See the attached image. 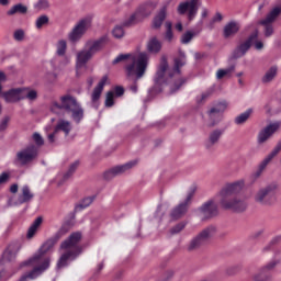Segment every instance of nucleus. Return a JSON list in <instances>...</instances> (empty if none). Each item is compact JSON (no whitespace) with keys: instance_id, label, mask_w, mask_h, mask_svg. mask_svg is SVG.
<instances>
[{"instance_id":"nucleus-22","label":"nucleus","mask_w":281,"mask_h":281,"mask_svg":"<svg viewBox=\"0 0 281 281\" xmlns=\"http://www.w3.org/2000/svg\"><path fill=\"white\" fill-rule=\"evenodd\" d=\"M78 258L77 252H72L71 250H66L61 254L59 260L57 261V269H63L69 265V260H76Z\"/></svg>"},{"instance_id":"nucleus-34","label":"nucleus","mask_w":281,"mask_h":281,"mask_svg":"<svg viewBox=\"0 0 281 281\" xmlns=\"http://www.w3.org/2000/svg\"><path fill=\"white\" fill-rule=\"evenodd\" d=\"M41 225H43V217H37L29 228L27 238H34V234H36Z\"/></svg>"},{"instance_id":"nucleus-40","label":"nucleus","mask_w":281,"mask_h":281,"mask_svg":"<svg viewBox=\"0 0 281 281\" xmlns=\"http://www.w3.org/2000/svg\"><path fill=\"white\" fill-rule=\"evenodd\" d=\"M78 166H80L79 161H75L70 165L68 171L64 175V179H69L71 177V175H74L76 172V170H78Z\"/></svg>"},{"instance_id":"nucleus-24","label":"nucleus","mask_w":281,"mask_h":281,"mask_svg":"<svg viewBox=\"0 0 281 281\" xmlns=\"http://www.w3.org/2000/svg\"><path fill=\"white\" fill-rule=\"evenodd\" d=\"M21 194L18 198V203L20 205H23V203H30L32 199H34V193H32V190H30V187L24 186L22 187Z\"/></svg>"},{"instance_id":"nucleus-30","label":"nucleus","mask_w":281,"mask_h":281,"mask_svg":"<svg viewBox=\"0 0 281 281\" xmlns=\"http://www.w3.org/2000/svg\"><path fill=\"white\" fill-rule=\"evenodd\" d=\"M61 106H79L78 99L71 94L60 97Z\"/></svg>"},{"instance_id":"nucleus-55","label":"nucleus","mask_w":281,"mask_h":281,"mask_svg":"<svg viewBox=\"0 0 281 281\" xmlns=\"http://www.w3.org/2000/svg\"><path fill=\"white\" fill-rule=\"evenodd\" d=\"M69 106H55V108H52V111H53V113H63L64 112V110L65 111H69Z\"/></svg>"},{"instance_id":"nucleus-59","label":"nucleus","mask_w":281,"mask_h":281,"mask_svg":"<svg viewBox=\"0 0 281 281\" xmlns=\"http://www.w3.org/2000/svg\"><path fill=\"white\" fill-rule=\"evenodd\" d=\"M213 21H223V14L216 13Z\"/></svg>"},{"instance_id":"nucleus-27","label":"nucleus","mask_w":281,"mask_h":281,"mask_svg":"<svg viewBox=\"0 0 281 281\" xmlns=\"http://www.w3.org/2000/svg\"><path fill=\"white\" fill-rule=\"evenodd\" d=\"M164 21H166V7H164L158 14L154 18L153 27L155 30H159L161 25H164Z\"/></svg>"},{"instance_id":"nucleus-4","label":"nucleus","mask_w":281,"mask_h":281,"mask_svg":"<svg viewBox=\"0 0 281 281\" xmlns=\"http://www.w3.org/2000/svg\"><path fill=\"white\" fill-rule=\"evenodd\" d=\"M106 43V37H101L94 42H90L86 45V48L80 50L77 54V61H76V74L77 76H81V69H87V63L93 58V55L98 54L100 49L104 47Z\"/></svg>"},{"instance_id":"nucleus-15","label":"nucleus","mask_w":281,"mask_h":281,"mask_svg":"<svg viewBox=\"0 0 281 281\" xmlns=\"http://www.w3.org/2000/svg\"><path fill=\"white\" fill-rule=\"evenodd\" d=\"M280 131V122L270 123L263 130H261L258 134V144H265L268 139H271V136L274 133Z\"/></svg>"},{"instance_id":"nucleus-62","label":"nucleus","mask_w":281,"mask_h":281,"mask_svg":"<svg viewBox=\"0 0 281 281\" xmlns=\"http://www.w3.org/2000/svg\"><path fill=\"white\" fill-rule=\"evenodd\" d=\"M69 63H70V59H69V57H64V61H63V66H65V65H69Z\"/></svg>"},{"instance_id":"nucleus-17","label":"nucleus","mask_w":281,"mask_h":281,"mask_svg":"<svg viewBox=\"0 0 281 281\" xmlns=\"http://www.w3.org/2000/svg\"><path fill=\"white\" fill-rule=\"evenodd\" d=\"M202 218H212L218 214V205L213 200H209L199 209Z\"/></svg>"},{"instance_id":"nucleus-3","label":"nucleus","mask_w":281,"mask_h":281,"mask_svg":"<svg viewBox=\"0 0 281 281\" xmlns=\"http://www.w3.org/2000/svg\"><path fill=\"white\" fill-rule=\"evenodd\" d=\"M131 58V63L125 66V74L128 78H134L135 81L144 78L146 74V69H148V54L140 53L137 56H132L131 54H121L113 60V65H117L123 60H128ZM134 82L130 89L133 93H137V83Z\"/></svg>"},{"instance_id":"nucleus-35","label":"nucleus","mask_w":281,"mask_h":281,"mask_svg":"<svg viewBox=\"0 0 281 281\" xmlns=\"http://www.w3.org/2000/svg\"><path fill=\"white\" fill-rule=\"evenodd\" d=\"M276 76H278V68L273 66L266 72V75L262 78V82H271V80H273Z\"/></svg>"},{"instance_id":"nucleus-36","label":"nucleus","mask_w":281,"mask_h":281,"mask_svg":"<svg viewBox=\"0 0 281 281\" xmlns=\"http://www.w3.org/2000/svg\"><path fill=\"white\" fill-rule=\"evenodd\" d=\"M234 69H236V66H231L226 69H218L216 72L217 80H223V78H225V76H229V74H232Z\"/></svg>"},{"instance_id":"nucleus-37","label":"nucleus","mask_w":281,"mask_h":281,"mask_svg":"<svg viewBox=\"0 0 281 281\" xmlns=\"http://www.w3.org/2000/svg\"><path fill=\"white\" fill-rule=\"evenodd\" d=\"M67 54V41L60 40L57 43V56H65Z\"/></svg>"},{"instance_id":"nucleus-11","label":"nucleus","mask_w":281,"mask_h":281,"mask_svg":"<svg viewBox=\"0 0 281 281\" xmlns=\"http://www.w3.org/2000/svg\"><path fill=\"white\" fill-rule=\"evenodd\" d=\"M258 40V31H255L245 42H241L233 52V58L238 59L243 58L249 49H251V45H254V41Z\"/></svg>"},{"instance_id":"nucleus-46","label":"nucleus","mask_w":281,"mask_h":281,"mask_svg":"<svg viewBox=\"0 0 281 281\" xmlns=\"http://www.w3.org/2000/svg\"><path fill=\"white\" fill-rule=\"evenodd\" d=\"M212 95V90H206L200 97L196 98L198 104H204L205 100Z\"/></svg>"},{"instance_id":"nucleus-44","label":"nucleus","mask_w":281,"mask_h":281,"mask_svg":"<svg viewBox=\"0 0 281 281\" xmlns=\"http://www.w3.org/2000/svg\"><path fill=\"white\" fill-rule=\"evenodd\" d=\"M183 229H186V222H181V223L177 224L176 226H173L170 229V234H172V235L180 234V232H183Z\"/></svg>"},{"instance_id":"nucleus-32","label":"nucleus","mask_w":281,"mask_h":281,"mask_svg":"<svg viewBox=\"0 0 281 281\" xmlns=\"http://www.w3.org/2000/svg\"><path fill=\"white\" fill-rule=\"evenodd\" d=\"M223 111H225V109L223 108H212L209 111V117L210 120L213 121V124H216V122H218L223 115Z\"/></svg>"},{"instance_id":"nucleus-50","label":"nucleus","mask_w":281,"mask_h":281,"mask_svg":"<svg viewBox=\"0 0 281 281\" xmlns=\"http://www.w3.org/2000/svg\"><path fill=\"white\" fill-rule=\"evenodd\" d=\"M93 203V198H86L83 199L82 203L78 205L81 210H85V207H89Z\"/></svg>"},{"instance_id":"nucleus-52","label":"nucleus","mask_w":281,"mask_h":281,"mask_svg":"<svg viewBox=\"0 0 281 281\" xmlns=\"http://www.w3.org/2000/svg\"><path fill=\"white\" fill-rule=\"evenodd\" d=\"M8 181H10V173L2 172L0 175V186H5V183H8Z\"/></svg>"},{"instance_id":"nucleus-8","label":"nucleus","mask_w":281,"mask_h":281,"mask_svg":"<svg viewBox=\"0 0 281 281\" xmlns=\"http://www.w3.org/2000/svg\"><path fill=\"white\" fill-rule=\"evenodd\" d=\"M82 240V234L77 232L72 233L66 240H64L60 245V249H66L67 251H71L72 254H77V256L82 254V247H80L79 243Z\"/></svg>"},{"instance_id":"nucleus-49","label":"nucleus","mask_w":281,"mask_h":281,"mask_svg":"<svg viewBox=\"0 0 281 281\" xmlns=\"http://www.w3.org/2000/svg\"><path fill=\"white\" fill-rule=\"evenodd\" d=\"M13 38L14 41H23V38H25V32L23 30H16L13 34Z\"/></svg>"},{"instance_id":"nucleus-38","label":"nucleus","mask_w":281,"mask_h":281,"mask_svg":"<svg viewBox=\"0 0 281 281\" xmlns=\"http://www.w3.org/2000/svg\"><path fill=\"white\" fill-rule=\"evenodd\" d=\"M82 117H85V111L81 110V108H76L72 110V120H75L77 124H80Z\"/></svg>"},{"instance_id":"nucleus-42","label":"nucleus","mask_w":281,"mask_h":281,"mask_svg":"<svg viewBox=\"0 0 281 281\" xmlns=\"http://www.w3.org/2000/svg\"><path fill=\"white\" fill-rule=\"evenodd\" d=\"M166 34H165V38L166 41H168L169 43L172 41V38L175 37L173 33H172V23L171 22H166Z\"/></svg>"},{"instance_id":"nucleus-23","label":"nucleus","mask_w":281,"mask_h":281,"mask_svg":"<svg viewBox=\"0 0 281 281\" xmlns=\"http://www.w3.org/2000/svg\"><path fill=\"white\" fill-rule=\"evenodd\" d=\"M72 128L74 126L71 125V122L60 119L55 126V133L61 132L67 137V135L71 133Z\"/></svg>"},{"instance_id":"nucleus-28","label":"nucleus","mask_w":281,"mask_h":281,"mask_svg":"<svg viewBox=\"0 0 281 281\" xmlns=\"http://www.w3.org/2000/svg\"><path fill=\"white\" fill-rule=\"evenodd\" d=\"M147 49L150 54H159L161 52V42L157 37H153L147 44Z\"/></svg>"},{"instance_id":"nucleus-58","label":"nucleus","mask_w":281,"mask_h":281,"mask_svg":"<svg viewBox=\"0 0 281 281\" xmlns=\"http://www.w3.org/2000/svg\"><path fill=\"white\" fill-rule=\"evenodd\" d=\"M56 133H58V132H56V130H55L54 133L48 135V142L50 144H54V142H55L54 137H56Z\"/></svg>"},{"instance_id":"nucleus-16","label":"nucleus","mask_w":281,"mask_h":281,"mask_svg":"<svg viewBox=\"0 0 281 281\" xmlns=\"http://www.w3.org/2000/svg\"><path fill=\"white\" fill-rule=\"evenodd\" d=\"M134 166H137V160H132L124 165L116 166V167L112 168L111 170L106 171L104 173V178L113 179V177H117V175H124V172H126V170H131V168H134Z\"/></svg>"},{"instance_id":"nucleus-2","label":"nucleus","mask_w":281,"mask_h":281,"mask_svg":"<svg viewBox=\"0 0 281 281\" xmlns=\"http://www.w3.org/2000/svg\"><path fill=\"white\" fill-rule=\"evenodd\" d=\"M245 188V181L239 180L227 184L220 191V203L224 210L232 212H245L247 210V201L240 196V192Z\"/></svg>"},{"instance_id":"nucleus-12","label":"nucleus","mask_w":281,"mask_h":281,"mask_svg":"<svg viewBox=\"0 0 281 281\" xmlns=\"http://www.w3.org/2000/svg\"><path fill=\"white\" fill-rule=\"evenodd\" d=\"M281 14V7L273 8L266 16L261 20V25L265 26V36L269 37L273 34V21Z\"/></svg>"},{"instance_id":"nucleus-26","label":"nucleus","mask_w":281,"mask_h":281,"mask_svg":"<svg viewBox=\"0 0 281 281\" xmlns=\"http://www.w3.org/2000/svg\"><path fill=\"white\" fill-rule=\"evenodd\" d=\"M38 98V92L32 88H22V100L34 102Z\"/></svg>"},{"instance_id":"nucleus-61","label":"nucleus","mask_w":281,"mask_h":281,"mask_svg":"<svg viewBox=\"0 0 281 281\" xmlns=\"http://www.w3.org/2000/svg\"><path fill=\"white\" fill-rule=\"evenodd\" d=\"M87 85H88L89 87H93V77H89V78L87 79Z\"/></svg>"},{"instance_id":"nucleus-53","label":"nucleus","mask_w":281,"mask_h":281,"mask_svg":"<svg viewBox=\"0 0 281 281\" xmlns=\"http://www.w3.org/2000/svg\"><path fill=\"white\" fill-rule=\"evenodd\" d=\"M8 124H10V116H4L0 122V131H5Z\"/></svg>"},{"instance_id":"nucleus-19","label":"nucleus","mask_w":281,"mask_h":281,"mask_svg":"<svg viewBox=\"0 0 281 281\" xmlns=\"http://www.w3.org/2000/svg\"><path fill=\"white\" fill-rule=\"evenodd\" d=\"M19 251H21V244L16 241L10 244L2 254V262H12L16 259V254H19Z\"/></svg>"},{"instance_id":"nucleus-13","label":"nucleus","mask_w":281,"mask_h":281,"mask_svg":"<svg viewBox=\"0 0 281 281\" xmlns=\"http://www.w3.org/2000/svg\"><path fill=\"white\" fill-rule=\"evenodd\" d=\"M1 100H4L7 104H16L23 100L22 88H11L7 91L0 92Z\"/></svg>"},{"instance_id":"nucleus-14","label":"nucleus","mask_w":281,"mask_h":281,"mask_svg":"<svg viewBox=\"0 0 281 281\" xmlns=\"http://www.w3.org/2000/svg\"><path fill=\"white\" fill-rule=\"evenodd\" d=\"M195 189H191V191L188 193L187 199L183 203H180L178 206H176L171 211V218L173 221H177L181 218L188 212V205H190V202L192 201V196H194Z\"/></svg>"},{"instance_id":"nucleus-31","label":"nucleus","mask_w":281,"mask_h":281,"mask_svg":"<svg viewBox=\"0 0 281 281\" xmlns=\"http://www.w3.org/2000/svg\"><path fill=\"white\" fill-rule=\"evenodd\" d=\"M8 16H14V14H27V7L21 3L13 5L7 11Z\"/></svg>"},{"instance_id":"nucleus-60","label":"nucleus","mask_w":281,"mask_h":281,"mask_svg":"<svg viewBox=\"0 0 281 281\" xmlns=\"http://www.w3.org/2000/svg\"><path fill=\"white\" fill-rule=\"evenodd\" d=\"M176 30H178V32H183V24H181V22L177 23Z\"/></svg>"},{"instance_id":"nucleus-51","label":"nucleus","mask_w":281,"mask_h":281,"mask_svg":"<svg viewBox=\"0 0 281 281\" xmlns=\"http://www.w3.org/2000/svg\"><path fill=\"white\" fill-rule=\"evenodd\" d=\"M112 91L115 98H122L124 95V87L122 86H116Z\"/></svg>"},{"instance_id":"nucleus-6","label":"nucleus","mask_w":281,"mask_h":281,"mask_svg":"<svg viewBox=\"0 0 281 281\" xmlns=\"http://www.w3.org/2000/svg\"><path fill=\"white\" fill-rule=\"evenodd\" d=\"M276 190H278V184H269L261 188L255 195L256 203L271 205L276 201Z\"/></svg>"},{"instance_id":"nucleus-47","label":"nucleus","mask_w":281,"mask_h":281,"mask_svg":"<svg viewBox=\"0 0 281 281\" xmlns=\"http://www.w3.org/2000/svg\"><path fill=\"white\" fill-rule=\"evenodd\" d=\"M35 10H47L49 8V1L47 0H38V2L34 5Z\"/></svg>"},{"instance_id":"nucleus-20","label":"nucleus","mask_w":281,"mask_h":281,"mask_svg":"<svg viewBox=\"0 0 281 281\" xmlns=\"http://www.w3.org/2000/svg\"><path fill=\"white\" fill-rule=\"evenodd\" d=\"M106 82H109V76L104 75L97 87L92 90L91 93V102L92 104H98L100 102V98H102V91H104V87H106Z\"/></svg>"},{"instance_id":"nucleus-57","label":"nucleus","mask_w":281,"mask_h":281,"mask_svg":"<svg viewBox=\"0 0 281 281\" xmlns=\"http://www.w3.org/2000/svg\"><path fill=\"white\" fill-rule=\"evenodd\" d=\"M262 47H265V44L262 42H259V41L255 42V49L260 50L262 49Z\"/></svg>"},{"instance_id":"nucleus-5","label":"nucleus","mask_w":281,"mask_h":281,"mask_svg":"<svg viewBox=\"0 0 281 281\" xmlns=\"http://www.w3.org/2000/svg\"><path fill=\"white\" fill-rule=\"evenodd\" d=\"M216 234V227L209 226L204 228L199 235L193 238L188 245V251H194L199 249V247H203V245H207L210 239Z\"/></svg>"},{"instance_id":"nucleus-21","label":"nucleus","mask_w":281,"mask_h":281,"mask_svg":"<svg viewBox=\"0 0 281 281\" xmlns=\"http://www.w3.org/2000/svg\"><path fill=\"white\" fill-rule=\"evenodd\" d=\"M240 31V24L236 21L228 22L223 30L224 38H232V36H236Z\"/></svg>"},{"instance_id":"nucleus-10","label":"nucleus","mask_w":281,"mask_h":281,"mask_svg":"<svg viewBox=\"0 0 281 281\" xmlns=\"http://www.w3.org/2000/svg\"><path fill=\"white\" fill-rule=\"evenodd\" d=\"M177 12L180 15L188 14L189 21H193L199 12V0L181 2L177 8Z\"/></svg>"},{"instance_id":"nucleus-9","label":"nucleus","mask_w":281,"mask_h":281,"mask_svg":"<svg viewBox=\"0 0 281 281\" xmlns=\"http://www.w3.org/2000/svg\"><path fill=\"white\" fill-rule=\"evenodd\" d=\"M91 25V20L89 19H82L80 20L72 31L69 33L68 38L71 43H78L82 36L87 33V30H89V26Z\"/></svg>"},{"instance_id":"nucleus-54","label":"nucleus","mask_w":281,"mask_h":281,"mask_svg":"<svg viewBox=\"0 0 281 281\" xmlns=\"http://www.w3.org/2000/svg\"><path fill=\"white\" fill-rule=\"evenodd\" d=\"M8 81V76H5V72L0 70V92L3 91V82Z\"/></svg>"},{"instance_id":"nucleus-33","label":"nucleus","mask_w":281,"mask_h":281,"mask_svg":"<svg viewBox=\"0 0 281 281\" xmlns=\"http://www.w3.org/2000/svg\"><path fill=\"white\" fill-rule=\"evenodd\" d=\"M252 114H254V109L249 108L244 113L235 117V124L237 125L245 124V122H247V120H249V117H251Z\"/></svg>"},{"instance_id":"nucleus-39","label":"nucleus","mask_w":281,"mask_h":281,"mask_svg":"<svg viewBox=\"0 0 281 281\" xmlns=\"http://www.w3.org/2000/svg\"><path fill=\"white\" fill-rule=\"evenodd\" d=\"M115 93L113 91H108L105 94V106H113L115 104Z\"/></svg>"},{"instance_id":"nucleus-48","label":"nucleus","mask_w":281,"mask_h":281,"mask_svg":"<svg viewBox=\"0 0 281 281\" xmlns=\"http://www.w3.org/2000/svg\"><path fill=\"white\" fill-rule=\"evenodd\" d=\"M33 142L36 144V146H43V144H45L43 136H41L38 133L33 134Z\"/></svg>"},{"instance_id":"nucleus-63","label":"nucleus","mask_w":281,"mask_h":281,"mask_svg":"<svg viewBox=\"0 0 281 281\" xmlns=\"http://www.w3.org/2000/svg\"><path fill=\"white\" fill-rule=\"evenodd\" d=\"M227 101L223 100V101H220L218 103V106H227Z\"/></svg>"},{"instance_id":"nucleus-43","label":"nucleus","mask_w":281,"mask_h":281,"mask_svg":"<svg viewBox=\"0 0 281 281\" xmlns=\"http://www.w3.org/2000/svg\"><path fill=\"white\" fill-rule=\"evenodd\" d=\"M47 23H49V18L47 15H41L37 18L35 25L37 30H41V27H43V25H47Z\"/></svg>"},{"instance_id":"nucleus-25","label":"nucleus","mask_w":281,"mask_h":281,"mask_svg":"<svg viewBox=\"0 0 281 281\" xmlns=\"http://www.w3.org/2000/svg\"><path fill=\"white\" fill-rule=\"evenodd\" d=\"M280 153V147L274 148L265 159L259 165V169L257 171V177H260L262 175V170L269 166L270 161L273 159Z\"/></svg>"},{"instance_id":"nucleus-7","label":"nucleus","mask_w":281,"mask_h":281,"mask_svg":"<svg viewBox=\"0 0 281 281\" xmlns=\"http://www.w3.org/2000/svg\"><path fill=\"white\" fill-rule=\"evenodd\" d=\"M38 157V147L35 145H29L25 148L21 149L15 155L16 164L20 166H27V164H32L34 159Z\"/></svg>"},{"instance_id":"nucleus-64","label":"nucleus","mask_w":281,"mask_h":281,"mask_svg":"<svg viewBox=\"0 0 281 281\" xmlns=\"http://www.w3.org/2000/svg\"><path fill=\"white\" fill-rule=\"evenodd\" d=\"M10 3V0H0V5H8Z\"/></svg>"},{"instance_id":"nucleus-1","label":"nucleus","mask_w":281,"mask_h":281,"mask_svg":"<svg viewBox=\"0 0 281 281\" xmlns=\"http://www.w3.org/2000/svg\"><path fill=\"white\" fill-rule=\"evenodd\" d=\"M186 67V53L180 52L179 57L173 59V66L168 65V59L161 57L158 65L155 82L160 87H168L170 93H177L188 79L182 77L181 68Z\"/></svg>"},{"instance_id":"nucleus-56","label":"nucleus","mask_w":281,"mask_h":281,"mask_svg":"<svg viewBox=\"0 0 281 281\" xmlns=\"http://www.w3.org/2000/svg\"><path fill=\"white\" fill-rule=\"evenodd\" d=\"M10 192H11L12 194H16V193L19 192V184H12V186L10 187Z\"/></svg>"},{"instance_id":"nucleus-18","label":"nucleus","mask_w":281,"mask_h":281,"mask_svg":"<svg viewBox=\"0 0 281 281\" xmlns=\"http://www.w3.org/2000/svg\"><path fill=\"white\" fill-rule=\"evenodd\" d=\"M147 10V5L139 7L138 10L134 14H132L127 21L123 23L124 27L135 25L137 21H142V19H145V16H150V11Z\"/></svg>"},{"instance_id":"nucleus-45","label":"nucleus","mask_w":281,"mask_h":281,"mask_svg":"<svg viewBox=\"0 0 281 281\" xmlns=\"http://www.w3.org/2000/svg\"><path fill=\"white\" fill-rule=\"evenodd\" d=\"M112 34H113L114 38H122L124 36V27L116 25L113 29Z\"/></svg>"},{"instance_id":"nucleus-41","label":"nucleus","mask_w":281,"mask_h":281,"mask_svg":"<svg viewBox=\"0 0 281 281\" xmlns=\"http://www.w3.org/2000/svg\"><path fill=\"white\" fill-rule=\"evenodd\" d=\"M192 38H194V33H192V31H187L182 34L180 42L182 45H188Z\"/></svg>"},{"instance_id":"nucleus-29","label":"nucleus","mask_w":281,"mask_h":281,"mask_svg":"<svg viewBox=\"0 0 281 281\" xmlns=\"http://www.w3.org/2000/svg\"><path fill=\"white\" fill-rule=\"evenodd\" d=\"M221 135H223V132H221L220 130L213 131L209 135V139L205 144L206 148H212V146H214V144H218V139H221Z\"/></svg>"}]
</instances>
